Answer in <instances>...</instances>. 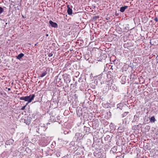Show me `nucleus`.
I'll return each instance as SVG.
<instances>
[{
  "instance_id": "ddd939ff",
  "label": "nucleus",
  "mask_w": 158,
  "mask_h": 158,
  "mask_svg": "<svg viewBox=\"0 0 158 158\" xmlns=\"http://www.w3.org/2000/svg\"><path fill=\"white\" fill-rule=\"evenodd\" d=\"M53 52H51L50 53H48V56L49 57L52 56H53Z\"/></svg>"
},
{
  "instance_id": "1a4fd4ad",
  "label": "nucleus",
  "mask_w": 158,
  "mask_h": 158,
  "mask_svg": "<svg viewBox=\"0 0 158 158\" xmlns=\"http://www.w3.org/2000/svg\"><path fill=\"white\" fill-rule=\"evenodd\" d=\"M149 119L150 122L151 123H154L156 121L154 116L151 117Z\"/></svg>"
},
{
  "instance_id": "aec40b11",
  "label": "nucleus",
  "mask_w": 158,
  "mask_h": 158,
  "mask_svg": "<svg viewBox=\"0 0 158 158\" xmlns=\"http://www.w3.org/2000/svg\"><path fill=\"white\" fill-rule=\"evenodd\" d=\"M68 79V81H69V83L70 81V80L69 78H67Z\"/></svg>"
},
{
  "instance_id": "b1692460",
  "label": "nucleus",
  "mask_w": 158,
  "mask_h": 158,
  "mask_svg": "<svg viewBox=\"0 0 158 158\" xmlns=\"http://www.w3.org/2000/svg\"><path fill=\"white\" fill-rule=\"evenodd\" d=\"M7 24V23H6V24Z\"/></svg>"
},
{
  "instance_id": "4468645a",
  "label": "nucleus",
  "mask_w": 158,
  "mask_h": 158,
  "mask_svg": "<svg viewBox=\"0 0 158 158\" xmlns=\"http://www.w3.org/2000/svg\"><path fill=\"white\" fill-rule=\"evenodd\" d=\"M3 11L4 9H3V8L1 7H0V15L2 12H3Z\"/></svg>"
},
{
  "instance_id": "39448f33",
  "label": "nucleus",
  "mask_w": 158,
  "mask_h": 158,
  "mask_svg": "<svg viewBox=\"0 0 158 158\" xmlns=\"http://www.w3.org/2000/svg\"><path fill=\"white\" fill-rule=\"evenodd\" d=\"M139 120V117L137 116L136 115H135L134 116L133 119L132 121V122L135 123V122H138Z\"/></svg>"
},
{
  "instance_id": "5701e85b",
  "label": "nucleus",
  "mask_w": 158,
  "mask_h": 158,
  "mask_svg": "<svg viewBox=\"0 0 158 158\" xmlns=\"http://www.w3.org/2000/svg\"><path fill=\"white\" fill-rule=\"evenodd\" d=\"M46 36H48V34H47L46 35Z\"/></svg>"
},
{
  "instance_id": "9d476101",
  "label": "nucleus",
  "mask_w": 158,
  "mask_h": 158,
  "mask_svg": "<svg viewBox=\"0 0 158 158\" xmlns=\"http://www.w3.org/2000/svg\"><path fill=\"white\" fill-rule=\"evenodd\" d=\"M24 122L27 125H29L30 123V120H29L28 118H27V119H24Z\"/></svg>"
},
{
  "instance_id": "2eb2a0df",
  "label": "nucleus",
  "mask_w": 158,
  "mask_h": 158,
  "mask_svg": "<svg viewBox=\"0 0 158 158\" xmlns=\"http://www.w3.org/2000/svg\"><path fill=\"white\" fill-rule=\"evenodd\" d=\"M110 138V136L109 135H107L106 136V137L105 138V140H106V139L108 140V139H109Z\"/></svg>"
},
{
  "instance_id": "6ab92c4d",
  "label": "nucleus",
  "mask_w": 158,
  "mask_h": 158,
  "mask_svg": "<svg viewBox=\"0 0 158 158\" xmlns=\"http://www.w3.org/2000/svg\"><path fill=\"white\" fill-rule=\"evenodd\" d=\"M127 113L125 112V113L123 114V117H124L125 116V115H127Z\"/></svg>"
},
{
  "instance_id": "a211bd4d",
  "label": "nucleus",
  "mask_w": 158,
  "mask_h": 158,
  "mask_svg": "<svg viewBox=\"0 0 158 158\" xmlns=\"http://www.w3.org/2000/svg\"><path fill=\"white\" fill-rule=\"evenodd\" d=\"M154 20L156 22H157L158 21V19L156 17L154 19Z\"/></svg>"
},
{
  "instance_id": "9b49d317",
  "label": "nucleus",
  "mask_w": 158,
  "mask_h": 158,
  "mask_svg": "<svg viewBox=\"0 0 158 158\" xmlns=\"http://www.w3.org/2000/svg\"><path fill=\"white\" fill-rule=\"evenodd\" d=\"M118 129L119 130H120V132H122L124 131V130L125 129V127H119L118 128Z\"/></svg>"
},
{
  "instance_id": "393cba45",
  "label": "nucleus",
  "mask_w": 158,
  "mask_h": 158,
  "mask_svg": "<svg viewBox=\"0 0 158 158\" xmlns=\"http://www.w3.org/2000/svg\"><path fill=\"white\" fill-rule=\"evenodd\" d=\"M72 84H71V86H72Z\"/></svg>"
},
{
  "instance_id": "7ed1b4c3",
  "label": "nucleus",
  "mask_w": 158,
  "mask_h": 158,
  "mask_svg": "<svg viewBox=\"0 0 158 158\" xmlns=\"http://www.w3.org/2000/svg\"><path fill=\"white\" fill-rule=\"evenodd\" d=\"M84 130L85 131V132L87 134L89 133L90 131V128L89 127H87L85 126H84Z\"/></svg>"
},
{
  "instance_id": "f8f14e48",
  "label": "nucleus",
  "mask_w": 158,
  "mask_h": 158,
  "mask_svg": "<svg viewBox=\"0 0 158 158\" xmlns=\"http://www.w3.org/2000/svg\"><path fill=\"white\" fill-rule=\"evenodd\" d=\"M47 74V72L46 71H44L42 73L40 77H44Z\"/></svg>"
},
{
  "instance_id": "f03ea898",
  "label": "nucleus",
  "mask_w": 158,
  "mask_h": 158,
  "mask_svg": "<svg viewBox=\"0 0 158 158\" xmlns=\"http://www.w3.org/2000/svg\"><path fill=\"white\" fill-rule=\"evenodd\" d=\"M49 23L50 24L52 27L55 28L57 27L58 25L56 23L54 22L51 20H50L49 21Z\"/></svg>"
},
{
  "instance_id": "20e7f679",
  "label": "nucleus",
  "mask_w": 158,
  "mask_h": 158,
  "mask_svg": "<svg viewBox=\"0 0 158 158\" xmlns=\"http://www.w3.org/2000/svg\"><path fill=\"white\" fill-rule=\"evenodd\" d=\"M24 56V55L23 53H21L19 55H18L17 56H16V58L17 59L21 60V59L22 57H23Z\"/></svg>"
},
{
  "instance_id": "f257e3e1",
  "label": "nucleus",
  "mask_w": 158,
  "mask_h": 158,
  "mask_svg": "<svg viewBox=\"0 0 158 158\" xmlns=\"http://www.w3.org/2000/svg\"><path fill=\"white\" fill-rule=\"evenodd\" d=\"M35 97V95L34 94H32L30 95L29 96H25L24 97H21L20 98V100H23L25 101L28 102L27 105L28 103L31 102L33 100Z\"/></svg>"
},
{
  "instance_id": "412c9836",
  "label": "nucleus",
  "mask_w": 158,
  "mask_h": 158,
  "mask_svg": "<svg viewBox=\"0 0 158 158\" xmlns=\"http://www.w3.org/2000/svg\"><path fill=\"white\" fill-rule=\"evenodd\" d=\"M8 91H10V90L11 89H10V88H8Z\"/></svg>"
},
{
  "instance_id": "423d86ee",
  "label": "nucleus",
  "mask_w": 158,
  "mask_h": 158,
  "mask_svg": "<svg viewBox=\"0 0 158 158\" xmlns=\"http://www.w3.org/2000/svg\"><path fill=\"white\" fill-rule=\"evenodd\" d=\"M67 7L68 8L67 10V13L69 15H71L72 14V10L69 7V5H68Z\"/></svg>"
},
{
  "instance_id": "4be33fe9",
  "label": "nucleus",
  "mask_w": 158,
  "mask_h": 158,
  "mask_svg": "<svg viewBox=\"0 0 158 158\" xmlns=\"http://www.w3.org/2000/svg\"><path fill=\"white\" fill-rule=\"evenodd\" d=\"M147 128V129H148V128H149V126H146V128Z\"/></svg>"
},
{
  "instance_id": "0eeeda50",
  "label": "nucleus",
  "mask_w": 158,
  "mask_h": 158,
  "mask_svg": "<svg viewBox=\"0 0 158 158\" xmlns=\"http://www.w3.org/2000/svg\"><path fill=\"white\" fill-rule=\"evenodd\" d=\"M116 151H117L116 148L115 147H114L111 148V150L110 151V153H112L113 154H114V153H116Z\"/></svg>"
},
{
  "instance_id": "dca6fc26",
  "label": "nucleus",
  "mask_w": 158,
  "mask_h": 158,
  "mask_svg": "<svg viewBox=\"0 0 158 158\" xmlns=\"http://www.w3.org/2000/svg\"><path fill=\"white\" fill-rule=\"evenodd\" d=\"M124 156V155H123V156L121 155L120 156H118V157H117V158H123Z\"/></svg>"
},
{
  "instance_id": "f3484780",
  "label": "nucleus",
  "mask_w": 158,
  "mask_h": 158,
  "mask_svg": "<svg viewBox=\"0 0 158 158\" xmlns=\"http://www.w3.org/2000/svg\"><path fill=\"white\" fill-rule=\"evenodd\" d=\"M27 105L26 104L25 106H23V107L21 108V110H24V109H25V107H26V105Z\"/></svg>"
},
{
  "instance_id": "6e6552de",
  "label": "nucleus",
  "mask_w": 158,
  "mask_h": 158,
  "mask_svg": "<svg viewBox=\"0 0 158 158\" xmlns=\"http://www.w3.org/2000/svg\"><path fill=\"white\" fill-rule=\"evenodd\" d=\"M128 7L127 6H122L120 7V11L122 12H124L125 10L127 9Z\"/></svg>"
}]
</instances>
